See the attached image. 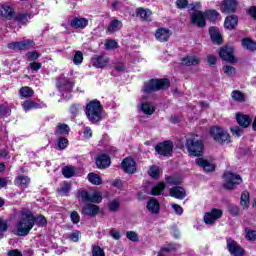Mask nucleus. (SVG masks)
<instances>
[{"label":"nucleus","instance_id":"ea45409f","mask_svg":"<svg viewBox=\"0 0 256 256\" xmlns=\"http://www.w3.org/2000/svg\"><path fill=\"white\" fill-rule=\"evenodd\" d=\"M242 45L247 49L248 51H256V42L253 41L250 38H244L242 40Z\"/></svg>","mask_w":256,"mask_h":256},{"label":"nucleus","instance_id":"a18cd8bd","mask_svg":"<svg viewBox=\"0 0 256 256\" xmlns=\"http://www.w3.org/2000/svg\"><path fill=\"white\" fill-rule=\"evenodd\" d=\"M62 175H64L65 179H71V177H75V169L71 166H65L62 169Z\"/></svg>","mask_w":256,"mask_h":256},{"label":"nucleus","instance_id":"c85d7f7f","mask_svg":"<svg viewBox=\"0 0 256 256\" xmlns=\"http://www.w3.org/2000/svg\"><path fill=\"white\" fill-rule=\"evenodd\" d=\"M88 25H89V20L83 17L82 18L75 17L70 22V27H72V29H85V27H87Z\"/></svg>","mask_w":256,"mask_h":256},{"label":"nucleus","instance_id":"cd10ccee","mask_svg":"<svg viewBox=\"0 0 256 256\" xmlns=\"http://www.w3.org/2000/svg\"><path fill=\"white\" fill-rule=\"evenodd\" d=\"M43 107H47V105L45 103H37L32 100H26L22 103V109H24L25 113L32 111V109H43Z\"/></svg>","mask_w":256,"mask_h":256},{"label":"nucleus","instance_id":"f704fd0d","mask_svg":"<svg viewBox=\"0 0 256 256\" xmlns=\"http://www.w3.org/2000/svg\"><path fill=\"white\" fill-rule=\"evenodd\" d=\"M166 188L167 185L164 182H159L154 187H152L151 195L158 197L159 195L163 194V191H165Z\"/></svg>","mask_w":256,"mask_h":256},{"label":"nucleus","instance_id":"f257e3e1","mask_svg":"<svg viewBox=\"0 0 256 256\" xmlns=\"http://www.w3.org/2000/svg\"><path fill=\"white\" fill-rule=\"evenodd\" d=\"M21 218L16 224V231L19 237H27L35 225L47 227V218L43 214L35 216L33 212L26 210L20 213Z\"/></svg>","mask_w":256,"mask_h":256},{"label":"nucleus","instance_id":"c03bdc74","mask_svg":"<svg viewBox=\"0 0 256 256\" xmlns=\"http://www.w3.org/2000/svg\"><path fill=\"white\" fill-rule=\"evenodd\" d=\"M57 147L60 151H65L69 147V139L65 137H60L57 140Z\"/></svg>","mask_w":256,"mask_h":256},{"label":"nucleus","instance_id":"dca6fc26","mask_svg":"<svg viewBox=\"0 0 256 256\" xmlns=\"http://www.w3.org/2000/svg\"><path fill=\"white\" fill-rule=\"evenodd\" d=\"M208 33L210 35V39L213 45H223V35H221V31L217 26H211L208 29Z\"/></svg>","mask_w":256,"mask_h":256},{"label":"nucleus","instance_id":"39448f33","mask_svg":"<svg viewBox=\"0 0 256 256\" xmlns=\"http://www.w3.org/2000/svg\"><path fill=\"white\" fill-rule=\"evenodd\" d=\"M209 135L218 145H229L231 143V134L221 126H211Z\"/></svg>","mask_w":256,"mask_h":256},{"label":"nucleus","instance_id":"7ed1b4c3","mask_svg":"<svg viewBox=\"0 0 256 256\" xmlns=\"http://www.w3.org/2000/svg\"><path fill=\"white\" fill-rule=\"evenodd\" d=\"M171 87V81L168 78H152L144 83L142 91L146 95L157 91H165Z\"/></svg>","mask_w":256,"mask_h":256},{"label":"nucleus","instance_id":"79ce46f5","mask_svg":"<svg viewBox=\"0 0 256 256\" xmlns=\"http://www.w3.org/2000/svg\"><path fill=\"white\" fill-rule=\"evenodd\" d=\"M141 111L144 115H153L155 113V107L151 106L148 102L141 104Z\"/></svg>","mask_w":256,"mask_h":256},{"label":"nucleus","instance_id":"473e14b6","mask_svg":"<svg viewBox=\"0 0 256 256\" xmlns=\"http://www.w3.org/2000/svg\"><path fill=\"white\" fill-rule=\"evenodd\" d=\"M204 15L206 19L210 21V23H217V21H219V18L221 17V14L215 9L207 10Z\"/></svg>","mask_w":256,"mask_h":256},{"label":"nucleus","instance_id":"5fc2aeb1","mask_svg":"<svg viewBox=\"0 0 256 256\" xmlns=\"http://www.w3.org/2000/svg\"><path fill=\"white\" fill-rule=\"evenodd\" d=\"M80 110H81L80 103H74L70 105V113L73 117H77V115H79Z\"/></svg>","mask_w":256,"mask_h":256},{"label":"nucleus","instance_id":"c9c22d12","mask_svg":"<svg viewBox=\"0 0 256 256\" xmlns=\"http://www.w3.org/2000/svg\"><path fill=\"white\" fill-rule=\"evenodd\" d=\"M19 95H20V97H23L24 99H29V98L33 97V95H35V91L33 90V88H31L29 86H23L19 90Z\"/></svg>","mask_w":256,"mask_h":256},{"label":"nucleus","instance_id":"b1692460","mask_svg":"<svg viewBox=\"0 0 256 256\" xmlns=\"http://www.w3.org/2000/svg\"><path fill=\"white\" fill-rule=\"evenodd\" d=\"M146 209L149 211V213H151V215H159L161 211V204L157 198L152 197L148 200Z\"/></svg>","mask_w":256,"mask_h":256},{"label":"nucleus","instance_id":"e433bc0d","mask_svg":"<svg viewBox=\"0 0 256 256\" xmlns=\"http://www.w3.org/2000/svg\"><path fill=\"white\" fill-rule=\"evenodd\" d=\"M121 27H123V23L117 19H114L109 23L107 31L108 33H116V31H119Z\"/></svg>","mask_w":256,"mask_h":256},{"label":"nucleus","instance_id":"58836bf2","mask_svg":"<svg viewBox=\"0 0 256 256\" xmlns=\"http://www.w3.org/2000/svg\"><path fill=\"white\" fill-rule=\"evenodd\" d=\"M89 183L92 185H102L103 184V178L99 176V174L90 172L87 176Z\"/></svg>","mask_w":256,"mask_h":256},{"label":"nucleus","instance_id":"6e6552de","mask_svg":"<svg viewBox=\"0 0 256 256\" xmlns=\"http://www.w3.org/2000/svg\"><path fill=\"white\" fill-rule=\"evenodd\" d=\"M155 152L161 157H169L173 155V141L165 140L163 142L158 143L155 146Z\"/></svg>","mask_w":256,"mask_h":256},{"label":"nucleus","instance_id":"0e129e2a","mask_svg":"<svg viewBox=\"0 0 256 256\" xmlns=\"http://www.w3.org/2000/svg\"><path fill=\"white\" fill-rule=\"evenodd\" d=\"M177 9H187L189 7V0H176Z\"/></svg>","mask_w":256,"mask_h":256},{"label":"nucleus","instance_id":"774afa93","mask_svg":"<svg viewBox=\"0 0 256 256\" xmlns=\"http://www.w3.org/2000/svg\"><path fill=\"white\" fill-rule=\"evenodd\" d=\"M246 13L251 17V19H253V21H256V6H250L246 10Z\"/></svg>","mask_w":256,"mask_h":256},{"label":"nucleus","instance_id":"7c9ffc66","mask_svg":"<svg viewBox=\"0 0 256 256\" xmlns=\"http://www.w3.org/2000/svg\"><path fill=\"white\" fill-rule=\"evenodd\" d=\"M151 15H153V12L149 9L143 7L136 9V17H140L141 21H151Z\"/></svg>","mask_w":256,"mask_h":256},{"label":"nucleus","instance_id":"2eb2a0df","mask_svg":"<svg viewBox=\"0 0 256 256\" xmlns=\"http://www.w3.org/2000/svg\"><path fill=\"white\" fill-rule=\"evenodd\" d=\"M121 168L124 173H127L128 175H133L137 173V162H135V159L131 157H126L121 162Z\"/></svg>","mask_w":256,"mask_h":256},{"label":"nucleus","instance_id":"4468645a","mask_svg":"<svg viewBox=\"0 0 256 256\" xmlns=\"http://www.w3.org/2000/svg\"><path fill=\"white\" fill-rule=\"evenodd\" d=\"M56 87L60 93H72L75 83L71 79L63 77L56 81Z\"/></svg>","mask_w":256,"mask_h":256},{"label":"nucleus","instance_id":"49530a36","mask_svg":"<svg viewBox=\"0 0 256 256\" xmlns=\"http://www.w3.org/2000/svg\"><path fill=\"white\" fill-rule=\"evenodd\" d=\"M244 233L245 239H247V241H256V230H252L251 228L246 227Z\"/></svg>","mask_w":256,"mask_h":256},{"label":"nucleus","instance_id":"4d7b16f0","mask_svg":"<svg viewBox=\"0 0 256 256\" xmlns=\"http://www.w3.org/2000/svg\"><path fill=\"white\" fill-rule=\"evenodd\" d=\"M119 47V43H117L115 40L110 39L105 42V49L108 51H111L113 49H117Z\"/></svg>","mask_w":256,"mask_h":256},{"label":"nucleus","instance_id":"4c0bfd02","mask_svg":"<svg viewBox=\"0 0 256 256\" xmlns=\"http://www.w3.org/2000/svg\"><path fill=\"white\" fill-rule=\"evenodd\" d=\"M71 131V128L69 127V125L65 124V123H59L57 125V128L54 132L55 135H69V132Z\"/></svg>","mask_w":256,"mask_h":256},{"label":"nucleus","instance_id":"9b49d317","mask_svg":"<svg viewBox=\"0 0 256 256\" xmlns=\"http://www.w3.org/2000/svg\"><path fill=\"white\" fill-rule=\"evenodd\" d=\"M91 63L95 69H105L111 63V59L102 52L101 54H95L91 58Z\"/></svg>","mask_w":256,"mask_h":256},{"label":"nucleus","instance_id":"bb28decb","mask_svg":"<svg viewBox=\"0 0 256 256\" xmlns=\"http://www.w3.org/2000/svg\"><path fill=\"white\" fill-rule=\"evenodd\" d=\"M0 17L7 19V21H11L15 17V9L9 5H2L0 7Z\"/></svg>","mask_w":256,"mask_h":256},{"label":"nucleus","instance_id":"20e7f679","mask_svg":"<svg viewBox=\"0 0 256 256\" xmlns=\"http://www.w3.org/2000/svg\"><path fill=\"white\" fill-rule=\"evenodd\" d=\"M186 151L190 157L202 158L205 151V143L201 139L187 138L185 142Z\"/></svg>","mask_w":256,"mask_h":256},{"label":"nucleus","instance_id":"1a4fd4ad","mask_svg":"<svg viewBox=\"0 0 256 256\" xmlns=\"http://www.w3.org/2000/svg\"><path fill=\"white\" fill-rule=\"evenodd\" d=\"M33 47H35V41L30 39L8 43V49L11 51H29Z\"/></svg>","mask_w":256,"mask_h":256},{"label":"nucleus","instance_id":"3c124183","mask_svg":"<svg viewBox=\"0 0 256 256\" xmlns=\"http://www.w3.org/2000/svg\"><path fill=\"white\" fill-rule=\"evenodd\" d=\"M223 71L225 75H228V77H235V75L237 74V70L231 65L223 66Z\"/></svg>","mask_w":256,"mask_h":256},{"label":"nucleus","instance_id":"aec40b11","mask_svg":"<svg viewBox=\"0 0 256 256\" xmlns=\"http://www.w3.org/2000/svg\"><path fill=\"white\" fill-rule=\"evenodd\" d=\"M95 163L97 169H108V167H111V157L107 154H100L96 157Z\"/></svg>","mask_w":256,"mask_h":256},{"label":"nucleus","instance_id":"680f3d73","mask_svg":"<svg viewBox=\"0 0 256 256\" xmlns=\"http://www.w3.org/2000/svg\"><path fill=\"white\" fill-rule=\"evenodd\" d=\"M11 115V109L9 107L1 104L0 105V117H9Z\"/></svg>","mask_w":256,"mask_h":256},{"label":"nucleus","instance_id":"603ef678","mask_svg":"<svg viewBox=\"0 0 256 256\" xmlns=\"http://www.w3.org/2000/svg\"><path fill=\"white\" fill-rule=\"evenodd\" d=\"M9 231V222L0 218V237H3V233H7Z\"/></svg>","mask_w":256,"mask_h":256},{"label":"nucleus","instance_id":"de8ad7c7","mask_svg":"<svg viewBox=\"0 0 256 256\" xmlns=\"http://www.w3.org/2000/svg\"><path fill=\"white\" fill-rule=\"evenodd\" d=\"M165 181L168 183V185H176V187L177 185H181V183H183L178 176H166Z\"/></svg>","mask_w":256,"mask_h":256},{"label":"nucleus","instance_id":"864d4df0","mask_svg":"<svg viewBox=\"0 0 256 256\" xmlns=\"http://www.w3.org/2000/svg\"><path fill=\"white\" fill-rule=\"evenodd\" d=\"M92 256H105V250L99 245H93Z\"/></svg>","mask_w":256,"mask_h":256},{"label":"nucleus","instance_id":"f3484780","mask_svg":"<svg viewBox=\"0 0 256 256\" xmlns=\"http://www.w3.org/2000/svg\"><path fill=\"white\" fill-rule=\"evenodd\" d=\"M227 249L230 253V255L233 256H245V249L237 243V241L232 240L230 242H227Z\"/></svg>","mask_w":256,"mask_h":256},{"label":"nucleus","instance_id":"a19ab883","mask_svg":"<svg viewBox=\"0 0 256 256\" xmlns=\"http://www.w3.org/2000/svg\"><path fill=\"white\" fill-rule=\"evenodd\" d=\"M178 247H181V246H179L177 243L171 242L167 246H163L160 249V252H162V253H175V251H177Z\"/></svg>","mask_w":256,"mask_h":256},{"label":"nucleus","instance_id":"ddd939ff","mask_svg":"<svg viewBox=\"0 0 256 256\" xmlns=\"http://www.w3.org/2000/svg\"><path fill=\"white\" fill-rule=\"evenodd\" d=\"M237 7H239L237 0H223L220 4V11L224 15H234L237 13Z\"/></svg>","mask_w":256,"mask_h":256},{"label":"nucleus","instance_id":"412c9836","mask_svg":"<svg viewBox=\"0 0 256 256\" xmlns=\"http://www.w3.org/2000/svg\"><path fill=\"white\" fill-rule=\"evenodd\" d=\"M81 213L86 215V217H96L99 215V206L93 203H87L82 207Z\"/></svg>","mask_w":256,"mask_h":256},{"label":"nucleus","instance_id":"393cba45","mask_svg":"<svg viewBox=\"0 0 256 256\" xmlns=\"http://www.w3.org/2000/svg\"><path fill=\"white\" fill-rule=\"evenodd\" d=\"M169 195L174 199H179L180 201H183V199L187 197V192L185 191V188L181 186H174L170 188Z\"/></svg>","mask_w":256,"mask_h":256},{"label":"nucleus","instance_id":"8fccbe9b","mask_svg":"<svg viewBox=\"0 0 256 256\" xmlns=\"http://www.w3.org/2000/svg\"><path fill=\"white\" fill-rule=\"evenodd\" d=\"M227 211H228L229 215H231L232 217H238L240 209H239V206H237L235 204H230L227 207Z\"/></svg>","mask_w":256,"mask_h":256},{"label":"nucleus","instance_id":"69168bd1","mask_svg":"<svg viewBox=\"0 0 256 256\" xmlns=\"http://www.w3.org/2000/svg\"><path fill=\"white\" fill-rule=\"evenodd\" d=\"M230 131L234 137H241L243 135V129H241L239 126H235L233 128H230Z\"/></svg>","mask_w":256,"mask_h":256},{"label":"nucleus","instance_id":"4be33fe9","mask_svg":"<svg viewBox=\"0 0 256 256\" xmlns=\"http://www.w3.org/2000/svg\"><path fill=\"white\" fill-rule=\"evenodd\" d=\"M196 165H198V167H202L203 171H205V173H213V171H215V169H217V165L211 163L209 160L205 159V158H197L196 159Z\"/></svg>","mask_w":256,"mask_h":256},{"label":"nucleus","instance_id":"338daca9","mask_svg":"<svg viewBox=\"0 0 256 256\" xmlns=\"http://www.w3.org/2000/svg\"><path fill=\"white\" fill-rule=\"evenodd\" d=\"M149 175L150 177H152V179H159V175H160L159 168L152 166L150 168Z\"/></svg>","mask_w":256,"mask_h":256},{"label":"nucleus","instance_id":"13d9d810","mask_svg":"<svg viewBox=\"0 0 256 256\" xmlns=\"http://www.w3.org/2000/svg\"><path fill=\"white\" fill-rule=\"evenodd\" d=\"M103 201V197L99 192H94L93 195H90L89 203H101Z\"/></svg>","mask_w":256,"mask_h":256},{"label":"nucleus","instance_id":"0eeeda50","mask_svg":"<svg viewBox=\"0 0 256 256\" xmlns=\"http://www.w3.org/2000/svg\"><path fill=\"white\" fill-rule=\"evenodd\" d=\"M223 179V187L228 191H233L237 185H241V183H243V178H241V175L229 171L223 174Z\"/></svg>","mask_w":256,"mask_h":256},{"label":"nucleus","instance_id":"5701e85b","mask_svg":"<svg viewBox=\"0 0 256 256\" xmlns=\"http://www.w3.org/2000/svg\"><path fill=\"white\" fill-rule=\"evenodd\" d=\"M236 121L240 127L243 129H247L248 127H251V123H253V119L248 114H243L241 112H238L236 114Z\"/></svg>","mask_w":256,"mask_h":256},{"label":"nucleus","instance_id":"bf43d9fd","mask_svg":"<svg viewBox=\"0 0 256 256\" xmlns=\"http://www.w3.org/2000/svg\"><path fill=\"white\" fill-rule=\"evenodd\" d=\"M74 65H81L83 63V52L76 51L73 58Z\"/></svg>","mask_w":256,"mask_h":256},{"label":"nucleus","instance_id":"6ab92c4d","mask_svg":"<svg viewBox=\"0 0 256 256\" xmlns=\"http://www.w3.org/2000/svg\"><path fill=\"white\" fill-rule=\"evenodd\" d=\"M237 25H239V16L232 14L225 17L224 29H227V31H235Z\"/></svg>","mask_w":256,"mask_h":256},{"label":"nucleus","instance_id":"9d476101","mask_svg":"<svg viewBox=\"0 0 256 256\" xmlns=\"http://www.w3.org/2000/svg\"><path fill=\"white\" fill-rule=\"evenodd\" d=\"M219 57L222 61L226 63H237V58H235V48L233 46H223L219 50Z\"/></svg>","mask_w":256,"mask_h":256},{"label":"nucleus","instance_id":"c756f323","mask_svg":"<svg viewBox=\"0 0 256 256\" xmlns=\"http://www.w3.org/2000/svg\"><path fill=\"white\" fill-rule=\"evenodd\" d=\"M30 183H31V178L25 175H19L14 180V184L16 185V187H21V189H27Z\"/></svg>","mask_w":256,"mask_h":256},{"label":"nucleus","instance_id":"09e8293b","mask_svg":"<svg viewBox=\"0 0 256 256\" xmlns=\"http://www.w3.org/2000/svg\"><path fill=\"white\" fill-rule=\"evenodd\" d=\"M119 207H121V204H119V201L116 199L108 203V209L111 213H117V211H119Z\"/></svg>","mask_w":256,"mask_h":256},{"label":"nucleus","instance_id":"e2e57ef3","mask_svg":"<svg viewBox=\"0 0 256 256\" xmlns=\"http://www.w3.org/2000/svg\"><path fill=\"white\" fill-rule=\"evenodd\" d=\"M27 58L30 61H37V59H39V57H41V53L37 52V51H31V52H27Z\"/></svg>","mask_w":256,"mask_h":256},{"label":"nucleus","instance_id":"f03ea898","mask_svg":"<svg viewBox=\"0 0 256 256\" xmlns=\"http://www.w3.org/2000/svg\"><path fill=\"white\" fill-rule=\"evenodd\" d=\"M85 115L88 121H91L93 125L100 123L103 120V105L101 104V101L93 99L87 103Z\"/></svg>","mask_w":256,"mask_h":256},{"label":"nucleus","instance_id":"a211bd4d","mask_svg":"<svg viewBox=\"0 0 256 256\" xmlns=\"http://www.w3.org/2000/svg\"><path fill=\"white\" fill-rule=\"evenodd\" d=\"M171 35H173V32H171V30H169V28L160 27L155 32V38L160 43H167V41H169Z\"/></svg>","mask_w":256,"mask_h":256},{"label":"nucleus","instance_id":"2f4dec72","mask_svg":"<svg viewBox=\"0 0 256 256\" xmlns=\"http://www.w3.org/2000/svg\"><path fill=\"white\" fill-rule=\"evenodd\" d=\"M240 205L243 209H249L251 206V196L249 195V191L245 190L242 192L240 196Z\"/></svg>","mask_w":256,"mask_h":256},{"label":"nucleus","instance_id":"6e6d98bb","mask_svg":"<svg viewBox=\"0 0 256 256\" xmlns=\"http://www.w3.org/2000/svg\"><path fill=\"white\" fill-rule=\"evenodd\" d=\"M126 237L129 241H132V243H137V241H139V234L135 231H127Z\"/></svg>","mask_w":256,"mask_h":256},{"label":"nucleus","instance_id":"a878e982","mask_svg":"<svg viewBox=\"0 0 256 256\" xmlns=\"http://www.w3.org/2000/svg\"><path fill=\"white\" fill-rule=\"evenodd\" d=\"M14 23L17 25H27L31 19H33V14L31 13H17L14 14Z\"/></svg>","mask_w":256,"mask_h":256},{"label":"nucleus","instance_id":"37998d69","mask_svg":"<svg viewBox=\"0 0 256 256\" xmlns=\"http://www.w3.org/2000/svg\"><path fill=\"white\" fill-rule=\"evenodd\" d=\"M231 97L233 101H238L239 103L245 102V94L239 90L232 91Z\"/></svg>","mask_w":256,"mask_h":256},{"label":"nucleus","instance_id":"423d86ee","mask_svg":"<svg viewBox=\"0 0 256 256\" xmlns=\"http://www.w3.org/2000/svg\"><path fill=\"white\" fill-rule=\"evenodd\" d=\"M191 11H194L190 15V23L194 27H198V29H205L207 27V18L205 16V13L201 10H197V6L190 4Z\"/></svg>","mask_w":256,"mask_h":256},{"label":"nucleus","instance_id":"f8f14e48","mask_svg":"<svg viewBox=\"0 0 256 256\" xmlns=\"http://www.w3.org/2000/svg\"><path fill=\"white\" fill-rule=\"evenodd\" d=\"M223 217V210L219 208H212L209 212L204 214L203 220L206 225H215L217 219Z\"/></svg>","mask_w":256,"mask_h":256},{"label":"nucleus","instance_id":"72a5a7b5","mask_svg":"<svg viewBox=\"0 0 256 256\" xmlns=\"http://www.w3.org/2000/svg\"><path fill=\"white\" fill-rule=\"evenodd\" d=\"M182 63L186 67H191V66L199 65V63H201V60L196 56H185L182 58Z\"/></svg>","mask_w":256,"mask_h":256},{"label":"nucleus","instance_id":"052dcab7","mask_svg":"<svg viewBox=\"0 0 256 256\" xmlns=\"http://www.w3.org/2000/svg\"><path fill=\"white\" fill-rule=\"evenodd\" d=\"M71 191V183L65 182L59 189L58 193H62V195H67Z\"/></svg>","mask_w":256,"mask_h":256}]
</instances>
